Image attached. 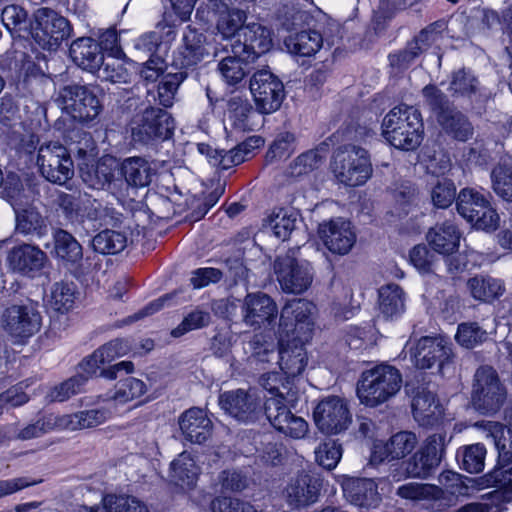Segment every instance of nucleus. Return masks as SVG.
<instances>
[{
    "label": "nucleus",
    "mask_w": 512,
    "mask_h": 512,
    "mask_svg": "<svg viewBox=\"0 0 512 512\" xmlns=\"http://www.w3.org/2000/svg\"><path fill=\"white\" fill-rule=\"evenodd\" d=\"M248 62V60L233 54V56H228L221 60L219 71L228 84H236L244 78L245 70L243 63Z\"/></svg>",
    "instance_id": "nucleus-60"
},
{
    "label": "nucleus",
    "mask_w": 512,
    "mask_h": 512,
    "mask_svg": "<svg viewBox=\"0 0 512 512\" xmlns=\"http://www.w3.org/2000/svg\"><path fill=\"white\" fill-rule=\"evenodd\" d=\"M4 331L19 342L35 335L42 326V315L37 302L22 300L8 306L1 318Z\"/></svg>",
    "instance_id": "nucleus-5"
},
{
    "label": "nucleus",
    "mask_w": 512,
    "mask_h": 512,
    "mask_svg": "<svg viewBox=\"0 0 512 512\" xmlns=\"http://www.w3.org/2000/svg\"><path fill=\"white\" fill-rule=\"evenodd\" d=\"M110 418L106 409L82 410L72 414L59 415L61 430L76 431L103 424Z\"/></svg>",
    "instance_id": "nucleus-33"
},
{
    "label": "nucleus",
    "mask_w": 512,
    "mask_h": 512,
    "mask_svg": "<svg viewBox=\"0 0 512 512\" xmlns=\"http://www.w3.org/2000/svg\"><path fill=\"white\" fill-rule=\"evenodd\" d=\"M34 19L32 36L43 49L54 50L70 36L68 20L54 10L40 8L35 12Z\"/></svg>",
    "instance_id": "nucleus-9"
},
{
    "label": "nucleus",
    "mask_w": 512,
    "mask_h": 512,
    "mask_svg": "<svg viewBox=\"0 0 512 512\" xmlns=\"http://www.w3.org/2000/svg\"><path fill=\"white\" fill-rule=\"evenodd\" d=\"M341 457V446L335 440H326L315 449L316 462L328 470L334 469Z\"/></svg>",
    "instance_id": "nucleus-54"
},
{
    "label": "nucleus",
    "mask_w": 512,
    "mask_h": 512,
    "mask_svg": "<svg viewBox=\"0 0 512 512\" xmlns=\"http://www.w3.org/2000/svg\"><path fill=\"white\" fill-rule=\"evenodd\" d=\"M318 235L332 254L340 256L348 254L357 240L354 226L342 217L322 222L318 228Z\"/></svg>",
    "instance_id": "nucleus-18"
},
{
    "label": "nucleus",
    "mask_w": 512,
    "mask_h": 512,
    "mask_svg": "<svg viewBox=\"0 0 512 512\" xmlns=\"http://www.w3.org/2000/svg\"><path fill=\"white\" fill-rule=\"evenodd\" d=\"M265 414L277 431L290 438L302 439L309 431L307 421L293 414L285 406L282 395L279 397H269L266 400Z\"/></svg>",
    "instance_id": "nucleus-17"
},
{
    "label": "nucleus",
    "mask_w": 512,
    "mask_h": 512,
    "mask_svg": "<svg viewBox=\"0 0 512 512\" xmlns=\"http://www.w3.org/2000/svg\"><path fill=\"white\" fill-rule=\"evenodd\" d=\"M412 411L415 420L422 426L433 425L443 414V408L435 395L425 389L414 396Z\"/></svg>",
    "instance_id": "nucleus-32"
},
{
    "label": "nucleus",
    "mask_w": 512,
    "mask_h": 512,
    "mask_svg": "<svg viewBox=\"0 0 512 512\" xmlns=\"http://www.w3.org/2000/svg\"><path fill=\"white\" fill-rule=\"evenodd\" d=\"M57 101L63 111L79 123L93 121L102 109L96 94L85 86H65L60 90Z\"/></svg>",
    "instance_id": "nucleus-7"
},
{
    "label": "nucleus",
    "mask_w": 512,
    "mask_h": 512,
    "mask_svg": "<svg viewBox=\"0 0 512 512\" xmlns=\"http://www.w3.org/2000/svg\"><path fill=\"white\" fill-rule=\"evenodd\" d=\"M118 162L111 156L102 157L95 166L82 170V180L93 189H111Z\"/></svg>",
    "instance_id": "nucleus-31"
},
{
    "label": "nucleus",
    "mask_w": 512,
    "mask_h": 512,
    "mask_svg": "<svg viewBox=\"0 0 512 512\" xmlns=\"http://www.w3.org/2000/svg\"><path fill=\"white\" fill-rule=\"evenodd\" d=\"M446 435L436 433L427 438L421 449L405 462L407 477L426 478L440 464L445 451Z\"/></svg>",
    "instance_id": "nucleus-16"
},
{
    "label": "nucleus",
    "mask_w": 512,
    "mask_h": 512,
    "mask_svg": "<svg viewBox=\"0 0 512 512\" xmlns=\"http://www.w3.org/2000/svg\"><path fill=\"white\" fill-rule=\"evenodd\" d=\"M475 427L481 429L486 438H491L503 461L512 458V431L499 422H477Z\"/></svg>",
    "instance_id": "nucleus-35"
},
{
    "label": "nucleus",
    "mask_w": 512,
    "mask_h": 512,
    "mask_svg": "<svg viewBox=\"0 0 512 512\" xmlns=\"http://www.w3.org/2000/svg\"><path fill=\"white\" fill-rule=\"evenodd\" d=\"M274 270L281 289L286 293H303L313 281L311 264L308 261L297 260L288 254L276 259Z\"/></svg>",
    "instance_id": "nucleus-10"
},
{
    "label": "nucleus",
    "mask_w": 512,
    "mask_h": 512,
    "mask_svg": "<svg viewBox=\"0 0 512 512\" xmlns=\"http://www.w3.org/2000/svg\"><path fill=\"white\" fill-rule=\"evenodd\" d=\"M489 201L473 188H464L457 198V210L468 222L475 218Z\"/></svg>",
    "instance_id": "nucleus-45"
},
{
    "label": "nucleus",
    "mask_w": 512,
    "mask_h": 512,
    "mask_svg": "<svg viewBox=\"0 0 512 512\" xmlns=\"http://www.w3.org/2000/svg\"><path fill=\"white\" fill-rule=\"evenodd\" d=\"M296 223L297 216L294 212L287 209H279L270 215L267 228L273 232L275 237L284 241L289 238L296 227Z\"/></svg>",
    "instance_id": "nucleus-46"
},
{
    "label": "nucleus",
    "mask_w": 512,
    "mask_h": 512,
    "mask_svg": "<svg viewBox=\"0 0 512 512\" xmlns=\"http://www.w3.org/2000/svg\"><path fill=\"white\" fill-rule=\"evenodd\" d=\"M379 310L386 318H396L405 310L404 292L396 284H387L379 290Z\"/></svg>",
    "instance_id": "nucleus-40"
},
{
    "label": "nucleus",
    "mask_w": 512,
    "mask_h": 512,
    "mask_svg": "<svg viewBox=\"0 0 512 512\" xmlns=\"http://www.w3.org/2000/svg\"><path fill=\"white\" fill-rule=\"evenodd\" d=\"M494 192L502 199L512 202V169L506 166H497L491 173Z\"/></svg>",
    "instance_id": "nucleus-57"
},
{
    "label": "nucleus",
    "mask_w": 512,
    "mask_h": 512,
    "mask_svg": "<svg viewBox=\"0 0 512 512\" xmlns=\"http://www.w3.org/2000/svg\"><path fill=\"white\" fill-rule=\"evenodd\" d=\"M323 38L314 30L301 31L285 39V46L289 53L302 57L313 56L322 47Z\"/></svg>",
    "instance_id": "nucleus-36"
},
{
    "label": "nucleus",
    "mask_w": 512,
    "mask_h": 512,
    "mask_svg": "<svg viewBox=\"0 0 512 512\" xmlns=\"http://www.w3.org/2000/svg\"><path fill=\"white\" fill-rule=\"evenodd\" d=\"M37 165L48 181L60 185L65 184L74 174L70 153L58 141H50L40 146Z\"/></svg>",
    "instance_id": "nucleus-8"
},
{
    "label": "nucleus",
    "mask_w": 512,
    "mask_h": 512,
    "mask_svg": "<svg viewBox=\"0 0 512 512\" xmlns=\"http://www.w3.org/2000/svg\"><path fill=\"white\" fill-rule=\"evenodd\" d=\"M175 37L172 27L159 24L156 30L141 35L136 41L134 48L139 58L154 57L155 55L165 56L168 52V43Z\"/></svg>",
    "instance_id": "nucleus-26"
},
{
    "label": "nucleus",
    "mask_w": 512,
    "mask_h": 512,
    "mask_svg": "<svg viewBox=\"0 0 512 512\" xmlns=\"http://www.w3.org/2000/svg\"><path fill=\"white\" fill-rule=\"evenodd\" d=\"M210 313L196 308L182 320V322L171 331L173 337H180L192 330L200 329L210 323Z\"/></svg>",
    "instance_id": "nucleus-58"
},
{
    "label": "nucleus",
    "mask_w": 512,
    "mask_h": 512,
    "mask_svg": "<svg viewBox=\"0 0 512 512\" xmlns=\"http://www.w3.org/2000/svg\"><path fill=\"white\" fill-rule=\"evenodd\" d=\"M485 477L489 486L512 491V458L506 461L499 459L498 465Z\"/></svg>",
    "instance_id": "nucleus-53"
},
{
    "label": "nucleus",
    "mask_w": 512,
    "mask_h": 512,
    "mask_svg": "<svg viewBox=\"0 0 512 512\" xmlns=\"http://www.w3.org/2000/svg\"><path fill=\"white\" fill-rule=\"evenodd\" d=\"M486 448L476 443L461 448L458 452L461 467L469 473H479L485 465Z\"/></svg>",
    "instance_id": "nucleus-50"
},
{
    "label": "nucleus",
    "mask_w": 512,
    "mask_h": 512,
    "mask_svg": "<svg viewBox=\"0 0 512 512\" xmlns=\"http://www.w3.org/2000/svg\"><path fill=\"white\" fill-rule=\"evenodd\" d=\"M437 121L447 134L457 140L466 141L473 134V128L468 119L452 107L447 111L441 112Z\"/></svg>",
    "instance_id": "nucleus-38"
},
{
    "label": "nucleus",
    "mask_w": 512,
    "mask_h": 512,
    "mask_svg": "<svg viewBox=\"0 0 512 512\" xmlns=\"http://www.w3.org/2000/svg\"><path fill=\"white\" fill-rule=\"evenodd\" d=\"M401 385L399 370L391 365L380 364L362 373L357 395L362 404L376 407L394 397Z\"/></svg>",
    "instance_id": "nucleus-2"
},
{
    "label": "nucleus",
    "mask_w": 512,
    "mask_h": 512,
    "mask_svg": "<svg viewBox=\"0 0 512 512\" xmlns=\"http://www.w3.org/2000/svg\"><path fill=\"white\" fill-rule=\"evenodd\" d=\"M319 492V480L309 473L300 472L289 480L284 496L291 507L300 508L315 503Z\"/></svg>",
    "instance_id": "nucleus-22"
},
{
    "label": "nucleus",
    "mask_w": 512,
    "mask_h": 512,
    "mask_svg": "<svg viewBox=\"0 0 512 512\" xmlns=\"http://www.w3.org/2000/svg\"><path fill=\"white\" fill-rule=\"evenodd\" d=\"M430 196L435 207L441 209L448 208L455 200L456 187L451 180H438L432 187Z\"/></svg>",
    "instance_id": "nucleus-61"
},
{
    "label": "nucleus",
    "mask_w": 512,
    "mask_h": 512,
    "mask_svg": "<svg viewBox=\"0 0 512 512\" xmlns=\"http://www.w3.org/2000/svg\"><path fill=\"white\" fill-rule=\"evenodd\" d=\"M341 485L344 496L355 506L372 508L381 502L377 484L373 479L343 476Z\"/></svg>",
    "instance_id": "nucleus-23"
},
{
    "label": "nucleus",
    "mask_w": 512,
    "mask_h": 512,
    "mask_svg": "<svg viewBox=\"0 0 512 512\" xmlns=\"http://www.w3.org/2000/svg\"><path fill=\"white\" fill-rule=\"evenodd\" d=\"M322 158L316 151H308L298 156L289 166L288 173L292 177H300L318 168Z\"/></svg>",
    "instance_id": "nucleus-64"
},
{
    "label": "nucleus",
    "mask_w": 512,
    "mask_h": 512,
    "mask_svg": "<svg viewBox=\"0 0 512 512\" xmlns=\"http://www.w3.org/2000/svg\"><path fill=\"white\" fill-rule=\"evenodd\" d=\"M243 323L253 330L273 327L279 316L276 302L266 293H248L241 304Z\"/></svg>",
    "instance_id": "nucleus-12"
},
{
    "label": "nucleus",
    "mask_w": 512,
    "mask_h": 512,
    "mask_svg": "<svg viewBox=\"0 0 512 512\" xmlns=\"http://www.w3.org/2000/svg\"><path fill=\"white\" fill-rule=\"evenodd\" d=\"M318 429L325 434H338L351 423V414L346 400L339 396H327L319 401L313 411Z\"/></svg>",
    "instance_id": "nucleus-11"
},
{
    "label": "nucleus",
    "mask_w": 512,
    "mask_h": 512,
    "mask_svg": "<svg viewBox=\"0 0 512 512\" xmlns=\"http://www.w3.org/2000/svg\"><path fill=\"white\" fill-rule=\"evenodd\" d=\"M446 30V23L444 21H436L423 29L415 38L413 45L422 53L432 45L437 44L441 39L443 32Z\"/></svg>",
    "instance_id": "nucleus-62"
},
{
    "label": "nucleus",
    "mask_w": 512,
    "mask_h": 512,
    "mask_svg": "<svg viewBox=\"0 0 512 512\" xmlns=\"http://www.w3.org/2000/svg\"><path fill=\"white\" fill-rule=\"evenodd\" d=\"M121 172L128 185L144 187L149 185L153 171L149 162L142 157H130L121 164Z\"/></svg>",
    "instance_id": "nucleus-39"
},
{
    "label": "nucleus",
    "mask_w": 512,
    "mask_h": 512,
    "mask_svg": "<svg viewBox=\"0 0 512 512\" xmlns=\"http://www.w3.org/2000/svg\"><path fill=\"white\" fill-rule=\"evenodd\" d=\"M179 426L183 436L191 443L201 444L212 433V422L200 408H190L179 417Z\"/></svg>",
    "instance_id": "nucleus-27"
},
{
    "label": "nucleus",
    "mask_w": 512,
    "mask_h": 512,
    "mask_svg": "<svg viewBox=\"0 0 512 512\" xmlns=\"http://www.w3.org/2000/svg\"><path fill=\"white\" fill-rule=\"evenodd\" d=\"M55 256L70 263L82 259V247L79 242L67 231L58 229L53 235Z\"/></svg>",
    "instance_id": "nucleus-44"
},
{
    "label": "nucleus",
    "mask_w": 512,
    "mask_h": 512,
    "mask_svg": "<svg viewBox=\"0 0 512 512\" xmlns=\"http://www.w3.org/2000/svg\"><path fill=\"white\" fill-rule=\"evenodd\" d=\"M15 231L23 236H43L47 231V220L33 205L14 204Z\"/></svg>",
    "instance_id": "nucleus-29"
},
{
    "label": "nucleus",
    "mask_w": 512,
    "mask_h": 512,
    "mask_svg": "<svg viewBox=\"0 0 512 512\" xmlns=\"http://www.w3.org/2000/svg\"><path fill=\"white\" fill-rule=\"evenodd\" d=\"M315 305L305 299L287 302L279 316V335L307 343L314 330Z\"/></svg>",
    "instance_id": "nucleus-4"
},
{
    "label": "nucleus",
    "mask_w": 512,
    "mask_h": 512,
    "mask_svg": "<svg viewBox=\"0 0 512 512\" xmlns=\"http://www.w3.org/2000/svg\"><path fill=\"white\" fill-rule=\"evenodd\" d=\"M451 342L442 337L425 336L411 349V358L417 368L429 369L438 364L442 367L452 357Z\"/></svg>",
    "instance_id": "nucleus-20"
},
{
    "label": "nucleus",
    "mask_w": 512,
    "mask_h": 512,
    "mask_svg": "<svg viewBox=\"0 0 512 512\" xmlns=\"http://www.w3.org/2000/svg\"><path fill=\"white\" fill-rule=\"evenodd\" d=\"M147 392L146 384L137 378L128 377L121 380L116 385V390L109 399L118 404H125L136 398L141 397Z\"/></svg>",
    "instance_id": "nucleus-49"
},
{
    "label": "nucleus",
    "mask_w": 512,
    "mask_h": 512,
    "mask_svg": "<svg viewBox=\"0 0 512 512\" xmlns=\"http://www.w3.org/2000/svg\"><path fill=\"white\" fill-rule=\"evenodd\" d=\"M250 91L256 109L262 114L278 110L284 99L283 83L267 70L254 73L250 80Z\"/></svg>",
    "instance_id": "nucleus-13"
},
{
    "label": "nucleus",
    "mask_w": 512,
    "mask_h": 512,
    "mask_svg": "<svg viewBox=\"0 0 512 512\" xmlns=\"http://www.w3.org/2000/svg\"><path fill=\"white\" fill-rule=\"evenodd\" d=\"M70 56L76 65L84 70L95 72L104 63L99 43L92 38H79L71 44Z\"/></svg>",
    "instance_id": "nucleus-28"
},
{
    "label": "nucleus",
    "mask_w": 512,
    "mask_h": 512,
    "mask_svg": "<svg viewBox=\"0 0 512 512\" xmlns=\"http://www.w3.org/2000/svg\"><path fill=\"white\" fill-rule=\"evenodd\" d=\"M174 130V120L170 114L160 108H147L132 124V138L135 142L149 141L171 137Z\"/></svg>",
    "instance_id": "nucleus-15"
},
{
    "label": "nucleus",
    "mask_w": 512,
    "mask_h": 512,
    "mask_svg": "<svg viewBox=\"0 0 512 512\" xmlns=\"http://www.w3.org/2000/svg\"><path fill=\"white\" fill-rule=\"evenodd\" d=\"M331 167L339 182L352 187L363 185L373 174L368 152L355 145L338 148Z\"/></svg>",
    "instance_id": "nucleus-3"
},
{
    "label": "nucleus",
    "mask_w": 512,
    "mask_h": 512,
    "mask_svg": "<svg viewBox=\"0 0 512 512\" xmlns=\"http://www.w3.org/2000/svg\"><path fill=\"white\" fill-rule=\"evenodd\" d=\"M52 431H61L59 415L46 414L37 419L35 422L28 423L20 428L15 434V439L28 441L40 438Z\"/></svg>",
    "instance_id": "nucleus-42"
},
{
    "label": "nucleus",
    "mask_w": 512,
    "mask_h": 512,
    "mask_svg": "<svg viewBox=\"0 0 512 512\" xmlns=\"http://www.w3.org/2000/svg\"><path fill=\"white\" fill-rule=\"evenodd\" d=\"M438 481L440 485L443 487V494L446 492L453 496H463L467 495L469 491V484L471 479L465 477L454 471H443L439 477Z\"/></svg>",
    "instance_id": "nucleus-52"
},
{
    "label": "nucleus",
    "mask_w": 512,
    "mask_h": 512,
    "mask_svg": "<svg viewBox=\"0 0 512 512\" xmlns=\"http://www.w3.org/2000/svg\"><path fill=\"white\" fill-rule=\"evenodd\" d=\"M186 78L184 72L169 73L163 76L158 85V100L164 107H171L180 84Z\"/></svg>",
    "instance_id": "nucleus-51"
},
{
    "label": "nucleus",
    "mask_w": 512,
    "mask_h": 512,
    "mask_svg": "<svg viewBox=\"0 0 512 512\" xmlns=\"http://www.w3.org/2000/svg\"><path fill=\"white\" fill-rule=\"evenodd\" d=\"M246 19L244 10L222 4L218 11L216 27L224 38L236 37L238 40V34L244 28Z\"/></svg>",
    "instance_id": "nucleus-37"
},
{
    "label": "nucleus",
    "mask_w": 512,
    "mask_h": 512,
    "mask_svg": "<svg viewBox=\"0 0 512 512\" xmlns=\"http://www.w3.org/2000/svg\"><path fill=\"white\" fill-rule=\"evenodd\" d=\"M206 38L202 33L188 26L182 37V42L174 54V65L185 68L200 62L207 54Z\"/></svg>",
    "instance_id": "nucleus-25"
},
{
    "label": "nucleus",
    "mask_w": 512,
    "mask_h": 512,
    "mask_svg": "<svg viewBox=\"0 0 512 512\" xmlns=\"http://www.w3.org/2000/svg\"><path fill=\"white\" fill-rule=\"evenodd\" d=\"M382 135L393 147L405 151L416 149L423 135L420 112L408 105L391 109L383 118Z\"/></svg>",
    "instance_id": "nucleus-1"
},
{
    "label": "nucleus",
    "mask_w": 512,
    "mask_h": 512,
    "mask_svg": "<svg viewBox=\"0 0 512 512\" xmlns=\"http://www.w3.org/2000/svg\"><path fill=\"white\" fill-rule=\"evenodd\" d=\"M467 287L474 299L483 302L493 301L501 296L505 290L500 280L485 276L470 278Z\"/></svg>",
    "instance_id": "nucleus-41"
},
{
    "label": "nucleus",
    "mask_w": 512,
    "mask_h": 512,
    "mask_svg": "<svg viewBox=\"0 0 512 512\" xmlns=\"http://www.w3.org/2000/svg\"><path fill=\"white\" fill-rule=\"evenodd\" d=\"M279 366L287 378L300 375L307 365L305 343L279 335Z\"/></svg>",
    "instance_id": "nucleus-24"
},
{
    "label": "nucleus",
    "mask_w": 512,
    "mask_h": 512,
    "mask_svg": "<svg viewBox=\"0 0 512 512\" xmlns=\"http://www.w3.org/2000/svg\"><path fill=\"white\" fill-rule=\"evenodd\" d=\"M125 56L107 57L101 77L111 83H127L130 73L125 66Z\"/></svg>",
    "instance_id": "nucleus-56"
},
{
    "label": "nucleus",
    "mask_w": 512,
    "mask_h": 512,
    "mask_svg": "<svg viewBox=\"0 0 512 512\" xmlns=\"http://www.w3.org/2000/svg\"><path fill=\"white\" fill-rule=\"evenodd\" d=\"M127 243L126 236L118 231L104 230L94 236L92 247L101 254H116L121 252Z\"/></svg>",
    "instance_id": "nucleus-47"
},
{
    "label": "nucleus",
    "mask_w": 512,
    "mask_h": 512,
    "mask_svg": "<svg viewBox=\"0 0 512 512\" xmlns=\"http://www.w3.org/2000/svg\"><path fill=\"white\" fill-rule=\"evenodd\" d=\"M506 389L495 369L482 366L474 375L472 403L483 414L499 411L506 400Z\"/></svg>",
    "instance_id": "nucleus-6"
},
{
    "label": "nucleus",
    "mask_w": 512,
    "mask_h": 512,
    "mask_svg": "<svg viewBox=\"0 0 512 512\" xmlns=\"http://www.w3.org/2000/svg\"><path fill=\"white\" fill-rule=\"evenodd\" d=\"M47 260L46 253L30 243L13 246L6 256L7 266L12 272L31 278L44 268Z\"/></svg>",
    "instance_id": "nucleus-21"
},
{
    "label": "nucleus",
    "mask_w": 512,
    "mask_h": 512,
    "mask_svg": "<svg viewBox=\"0 0 512 512\" xmlns=\"http://www.w3.org/2000/svg\"><path fill=\"white\" fill-rule=\"evenodd\" d=\"M426 239L436 253L448 256L458 251L460 232L454 224L446 222L432 227Z\"/></svg>",
    "instance_id": "nucleus-30"
},
{
    "label": "nucleus",
    "mask_w": 512,
    "mask_h": 512,
    "mask_svg": "<svg viewBox=\"0 0 512 512\" xmlns=\"http://www.w3.org/2000/svg\"><path fill=\"white\" fill-rule=\"evenodd\" d=\"M200 475V468L188 452H182L171 463V479L182 489H192Z\"/></svg>",
    "instance_id": "nucleus-34"
},
{
    "label": "nucleus",
    "mask_w": 512,
    "mask_h": 512,
    "mask_svg": "<svg viewBox=\"0 0 512 512\" xmlns=\"http://www.w3.org/2000/svg\"><path fill=\"white\" fill-rule=\"evenodd\" d=\"M273 46V33L267 26L252 22L242 28L238 40L231 45L232 53L248 61H254Z\"/></svg>",
    "instance_id": "nucleus-14"
},
{
    "label": "nucleus",
    "mask_w": 512,
    "mask_h": 512,
    "mask_svg": "<svg viewBox=\"0 0 512 512\" xmlns=\"http://www.w3.org/2000/svg\"><path fill=\"white\" fill-rule=\"evenodd\" d=\"M456 341L465 348H473L487 339V332L477 323H462L455 335Z\"/></svg>",
    "instance_id": "nucleus-55"
},
{
    "label": "nucleus",
    "mask_w": 512,
    "mask_h": 512,
    "mask_svg": "<svg viewBox=\"0 0 512 512\" xmlns=\"http://www.w3.org/2000/svg\"><path fill=\"white\" fill-rule=\"evenodd\" d=\"M219 405L227 414L245 423L255 421L262 411V399L254 390L224 392L219 397Z\"/></svg>",
    "instance_id": "nucleus-19"
},
{
    "label": "nucleus",
    "mask_w": 512,
    "mask_h": 512,
    "mask_svg": "<svg viewBox=\"0 0 512 512\" xmlns=\"http://www.w3.org/2000/svg\"><path fill=\"white\" fill-rule=\"evenodd\" d=\"M477 89L476 78L465 69L452 74L449 90L456 96H469Z\"/></svg>",
    "instance_id": "nucleus-63"
},
{
    "label": "nucleus",
    "mask_w": 512,
    "mask_h": 512,
    "mask_svg": "<svg viewBox=\"0 0 512 512\" xmlns=\"http://www.w3.org/2000/svg\"><path fill=\"white\" fill-rule=\"evenodd\" d=\"M49 306L60 313L71 310L75 304V289L72 284L58 282L51 287Z\"/></svg>",
    "instance_id": "nucleus-48"
},
{
    "label": "nucleus",
    "mask_w": 512,
    "mask_h": 512,
    "mask_svg": "<svg viewBox=\"0 0 512 512\" xmlns=\"http://www.w3.org/2000/svg\"><path fill=\"white\" fill-rule=\"evenodd\" d=\"M396 494L407 500L412 501H436L443 498L441 487L419 482H409L397 488Z\"/></svg>",
    "instance_id": "nucleus-43"
},
{
    "label": "nucleus",
    "mask_w": 512,
    "mask_h": 512,
    "mask_svg": "<svg viewBox=\"0 0 512 512\" xmlns=\"http://www.w3.org/2000/svg\"><path fill=\"white\" fill-rule=\"evenodd\" d=\"M387 443L390 448L391 459H401L415 448L417 438L412 432L402 431L393 435Z\"/></svg>",
    "instance_id": "nucleus-59"
}]
</instances>
